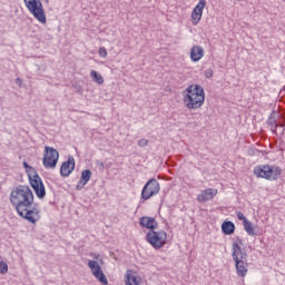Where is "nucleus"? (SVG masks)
<instances>
[{
	"label": "nucleus",
	"mask_w": 285,
	"mask_h": 285,
	"mask_svg": "<svg viewBox=\"0 0 285 285\" xmlns=\"http://www.w3.org/2000/svg\"><path fill=\"white\" fill-rule=\"evenodd\" d=\"M10 203L18 215L29 224H37L41 219V210L35 204V195L30 187L20 185L13 188L10 193Z\"/></svg>",
	"instance_id": "1"
},
{
	"label": "nucleus",
	"mask_w": 285,
	"mask_h": 285,
	"mask_svg": "<svg viewBox=\"0 0 285 285\" xmlns=\"http://www.w3.org/2000/svg\"><path fill=\"white\" fill-rule=\"evenodd\" d=\"M205 101L206 92L200 85H189L183 91V104H185L187 110H199Z\"/></svg>",
	"instance_id": "2"
},
{
	"label": "nucleus",
	"mask_w": 285,
	"mask_h": 285,
	"mask_svg": "<svg viewBox=\"0 0 285 285\" xmlns=\"http://www.w3.org/2000/svg\"><path fill=\"white\" fill-rule=\"evenodd\" d=\"M232 250L236 275H238V277H246V275H248V254L246 250L242 249V242L234 243Z\"/></svg>",
	"instance_id": "3"
},
{
	"label": "nucleus",
	"mask_w": 285,
	"mask_h": 285,
	"mask_svg": "<svg viewBox=\"0 0 285 285\" xmlns=\"http://www.w3.org/2000/svg\"><path fill=\"white\" fill-rule=\"evenodd\" d=\"M23 167L27 169V173H33L29 174L31 187L33 188L37 198L43 199V197H46V186H43V180H41V177L38 176L35 168H32V166L28 165L26 161L23 163Z\"/></svg>",
	"instance_id": "4"
},
{
	"label": "nucleus",
	"mask_w": 285,
	"mask_h": 285,
	"mask_svg": "<svg viewBox=\"0 0 285 285\" xmlns=\"http://www.w3.org/2000/svg\"><path fill=\"white\" fill-rule=\"evenodd\" d=\"M254 175L275 181V179H279L282 169L278 166L258 165L254 168Z\"/></svg>",
	"instance_id": "5"
},
{
	"label": "nucleus",
	"mask_w": 285,
	"mask_h": 285,
	"mask_svg": "<svg viewBox=\"0 0 285 285\" xmlns=\"http://www.w3.org/2000/svg\"><path fill=\"white\" fill-rule=\"evenodd\" d=\"M168 240V233L164 229L159 230H149L146 234V242L155 248V250H159V248H164L166 246V242Z\"/></svg>",
	"instance_id": "6"
},
{
	"label": "nucleus",
	"mask_w": 285,
	"mask_h": 285,
	"mask_svg": "<svg viewBox=\"0 0 285 285\" xmlns=\"http://www.w3.org/2000/svg\"><path fill=\"white\" fill-rule=\"evenodd\" d=\"M27 10L39 21V23H46V11L43 10V3L41 0H23Z\"/></svg>",
	"instance_id": "7"
},
{
	"label": "nucleus",
	"mask_w": 285,
	"mask_h": 285,
	"mask_svg": "<svg viewBox=\"0 0 285 285\" xmlns=\"http://www.w3.org/2000/svg\"><path fill=\"white\" fill-rule=\"evenodd\" d=\"M159 190H161V186L159 185V181H157L155 178H151L146 183L141 190V199L145 202H148L150 197H155V195H159Z\"/></svg>",
	"instance_id": "8"
},
{
	"label": "nucleus",
	"mask_w": 285,
	"mask_h": 285,
	"mask_svg": "<svg viewBox=\"0 0 285 285\" xmlns=\"http://www.w3.org/2000/svg\"><path fill=\"white\" fill-rule=\"evenodd\" d=\"M59 161V151L52 147H45V156L42 158V164L45 168H57V163Z\"/></svg>",
	"instance_id": "9"
},
{
	"label": "nucleus",
	"mask_w": 285,
	"mask_h": 285,
	"mask_svg": "<svg viewBox=\"0 0 285 285\" xmlns=\"http://www.w3.org/2000/svg\"><path fill=\"white\" fill-rule=\"evenodd\" d=\"M88 268L90 269L91 275H94V277L98 279L100 284L108 285V278L106 277V274H104L101 265H99L97 261H89Z\"/></svg>",
	"instance_id": "10"
},
{
	"label": "nucleus",
	"mask_w": 285,
	"mask_h": 285,
	"mask_svg": "<svg viewBox=\"0 0 285 285\" xmlns=\"http://www.w3.org/2000/svg\"><path fill=\"white\" fill-rule=\"evenodd\" d=\"M204 8H206V0H199L197 6L191 11V23L197 26L202 21L204 14Z\"/></svg>",
	"instance_id": "11"
},
{
	"label": "nucleus",
	"mask_w": 285,
	"mask_h": 285,
	"mask_svg": "<svg viewBox=\"0 0 285 285\" xmlns=\"http://www.w3.org/2000/svg\"><path fill=\"white\" fill-rule=\"evenodd\" d=\"M214 197H217V189L207 188L197 196V202H199L200 204H206V202H210V199H213Z\"/></svg>",
	"instance_id": "12"
},
{
	"label": "nucleus",
	"mask_w": 285,
	"mask_h": 285,
	"mask_svg": "<svg viewBox=\"0 0 285 285\" xmlns=\"http://www.w3.org/2000/svg\"><path fill=\"white\" fill-rule=\"evenodd\" d=\"M190 59L194 63L202 61V59H204V47L197 45L193 46L190 49Z\"/></svg>",
	"instance_id": "13"
},
{
	"label": "nucleus",
	"mask_w": 285,
	"mask_h": 285,
	"mask_svg": "<svg viewBox=\"0 0 285 285\" xmlns=\"http://www.w3.org/2000/svg\"><path fill=\"white\" fill-rule=\"evenodd\" d=\"M140 226L142 228H148L149 230H155L159 227L157 220L153 217L144 216L140 218Z\"/></svg>",
	"instance_id": "14"
},
{
	"label": "nucleus",
	"mask_w": 285,
	"mask_h": 285,
	"mask_svg": "<svg viewBox=\"0 0 285 285\" xmlns=\"http://www.w3.org/2000/svg\"><path fill=\"white\" fill-rule=\"evenodd\" d=\"M70 164H72V157H69L67 161L62 163L60 167L61 177H70V174L72 173Z\"/></svg>",
	"instance_id": "15"
},
{
	"label": "nucleus",
	"mask_w": 285,
	"mask_h": 285,
	"mask_svg": "<svg viewBox=\"0 0 285 285\" xmlns=\"http://www.w3.org/2000/svg\"><path fill=\"white\" fill-rule=\"evenodd\" d=\"M126 285H139L140 278L137 277L135 274H132V271H127L126 278H125Z\"/></svg>",
	"instance_id": "16"
},
{
	"label": "nucleus",
	"mask_w": 285,
	"mask_h": 285,
	"mask_svg": "<svg viewBox=\"0 0 285 285\" xmlns=\"http://www.w3.org/2000/svg\"><path fill=\"white\" fill-rule=\"evenodd\" d=\"M222 230L225 235H233V233H235V224H233V222H224Z\"/></svg>",
	"instance_id": "17"
},
{
	"label": "nucleus",
	"mask_w": 285,
	"mask_h": 285,
	"mask_svg": "<svg viewBox=\"0 0 285 285\" xmlns=\"http://www.w3.org/2000/svg\"><path fill=\"white\" fill-rule=\"evenodd\" d=\"M91 177H92V171L90 169L82 170L81 177H80L81 185L86 186V184L90 181Z\"/></svg>",
	"instance_id": "18"
},
{
	"label": "nucleus",
	"mask_w": 285,
	"mask_h": 285,
	"mask_svg": "<svg viewBox=\"0 0 285 285\" xmlns=\"http://www.w3.org/2000/svg\"><path fill=\"white\" fill-rule=\"evenodd\" d=\"M90 77L92 81H95V83H98L99 86L104 83V77L101 76V73L97 72L96 70L90 71Z\"/></svg>",
	"instance_id": "19"
},
{
	"label": "nucleus",
	"mask_w": 285,
	"mask_h": 285,
	"mask_svg": "<svg viewBox=\"0 0 285 285\" xmlns=\"http://www.w3.org/2000/svg\"><path fill=\"white\" fill-rule=\"evenodd\" d=\"M244 228L247 235H250V237H255V235H257V233H255V228L253 227V223H250L249 220L244 223Z\"/></svg>",
	"instance_id": "20"
},
{
	"label": "nucleus",
	"mask_w": 285,
	"mask_h": 285,
	"mask_svg": "<svg viewBox=\"0 0 285 285\" xmlns=\"http://www.w3.org/2000/svg\"><path fill=\"white\" fill-rule=\"evenodd\" d=\"M0 273L1 275H6V273H8V263L1 261L0 262Z\"/></svg>",
	"instance_id": "21"
},
{
	"label": "nucleus",
	"mask_w": 285,
	"mask_h": 285,
	"mask_svg": "<svg viewBox=\"0 0 285 285\" xmlns=\"http://www.w3.org/2000/svg\"><path fill=\"white\" fill-rule=\"evenodd\" d=\"M236 215L237 219H239V222H243V224H245V222H248V218H246V216L242 212H236Z\"/></svg>",
	"instance_id": "22"
},
{
	"label": "nucleus",
	"mask_w": 285,
	"mask_h": 285,
	"mask_svg": "<svg viewBox=\"0 0 285 285\" xmlns=\"http://www.w3.org/2000/svg\"><path fill=\"white\" fill-rule=\"evenodd\" d=\"M99 57H102V59H106L108 57V51L101 47L98 51Z\"/></svg>",
	"instance_id": "23"
},
{
	"label": "nucleus",
	"mask_w": 285,
	"mask_h": 285,
	"mask_svg": "<svg viewBox=\"0 0 285 285\" xmlns=\"http://www.w3.org/2000/svg\"><path fill=\"white\" fill-rule=\"evenodd\" d=\"M213 75H214L213 69H206V70L204 71V77H205L206 79H213Z\"/></svg>",
	"instance_id": "24"
},
{
	"label": "nucleus",
	"mask_w": 285,
	"mask_h": 285,
	"mask_svg": "<svg viewBox=\"0 0 285 285\" xmlns=\"http://www.w3.org/2000/svg\"><path fill=\"white\" fill-rule=\"evenodd\" d=\"M138 146L140 148H146V146H148V139H146V138L139 139L138 140Z\"/></svg>",
	"instance_id": "25"
},
{
	"label": "nucleus",
	"mask_w": 285,
	"mask_h": 285,
	"mask_svg": "<svg viewBox=\"0 0 285 285\" xmlns=\"http://www.w3.org/2000/svg\"><path fill=\"white\" fill-rule=\"evenodd\" d=\"M275 118L273 116H269L268 118V124H271V126L275 125Z\"/></svg>",
	"instance_id": "26"
},
{
	"label": "nucleus",
	"mask_w": 285,
	"mask_h": 285,
	"mask_svg": "<svg viewBox=\"0 0 285 285\" xmlns=\"http://www.w3.org/2000/svg\"><path fill=\"white\" fill-rule=\"evenodd\" d=\"M16 83H17V86H20V87H21V83H22L21 78H17V79H16Z\"/></svg>",
	"instance_id": "27"
},
{
	"label": "nucleus",
	"mask_w": 285,
	"mask_h": 285,
	"mask_svg": "<svg viewBox=\"0 0 285 285\" xmlns=\"http://www.w3.org/2000/svg\"><path fill=\"white\" fill-rule=\"evenodd\" d=\"M77 190H81V188H83V186L81 185V179H80V181L78 183V185H77Z\"/></svg>",
	"instance_id": "28"
},
{
	"label": "nucleus",
	"mask_w": 285,
	"mask_h": 285,
	"mask_svg": "<svg viewBox=\"0 0 285 285\" xmlns=\"http://www.w3.org/2000/svg\"><path fill=\"white\" fill-rule=\"evenodd\" d=\"M278 126H279L281 128H284V125H275V126H274V131L277 130Z\"/></svg>",
	"instance_id": "29"
},
{
	"label": "nucleus",
	"mask_w": 285,
	"mask_h": 285,
	"mask_svg": "<svg viewBox=\"0 0 285 285\" xmlns=\"http://www.w3.org/2000/svg\"><path fill=\"white\" fill-rule=\"evenodd\" d=\"M95 259H99V254L94 255Z\"/></svg>",
	"instance_id": "30"
},
{
	"label": "nucleus",
	"mask_w": 285,
	"mask_h": 285,
	"mask_svg": "<svg viewBox=\"0 0 285 285\" xmlns=\"http://www.w3.org/2000/svg\"><path fill=\"white\" fill-rule=\"evenodd\" d=\"M72 170H75V161L72 163Z\"/></svg>",
	"instance_id": "31"
},
{
	"label": "nucleus",
	"mask_w": 285,
	"mask_h": 285,
	"mask_svg": "<svg viewBox=\"0 0 285 285\" xmlns=\"http://www.w3.org/2000/svg\"><path fill=\"white\" fill-rule=\"evenodd\" d=\"M100 263L102 264V263H104V261H102V259H100Z\"/></svg>",
	"instance_id": "32"
}]
</instances>
